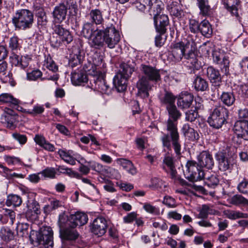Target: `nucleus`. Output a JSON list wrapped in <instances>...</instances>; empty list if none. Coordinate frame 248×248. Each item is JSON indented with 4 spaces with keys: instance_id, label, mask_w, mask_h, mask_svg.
Listing matches in <instances>:
<instances>
[{
    "instance_id": "f257e3e1",
    "label": "nucleus",
    "mask_w": 248,
    "mask_h": 248,
    "mask_svg": "<svg viewBox=\"0 0 248 248\" xmlns=\"http://www.w3.org/2000/svg\"><path fill=\"white\" fill-rule=\"evenodd\" d=\"M169 118L166 124L168 133L164 134L161 138L163 147L168 150L171 148V142L176 155H181L182 147L180 141L179 134L177 128V121L182 116V113L177 109L175 105L166 108Z\"/></svg>"
},
{
    "instance_id": "f03ea898",
    "label": "nucleus",
    "mask_w": 248,
    "mask_h": 248,
    "mask_svg": "<svg viewBox=\"0 0 248 248\" xmlns=\"http://www.w3.org/2000/svg\"><path fill=\"white\" fill-rule=\"evenodd\" d=\"M140 69L143 76L137 83V88L140 92H147L152 88L151 81L157 83L161 80L160 70L146 63H142Z\"/></svg>"
},
{
    "instance_id": "7ed1b4c3",
    "label": "nucleus",
    "mask_w": 248,
    "mask_h": 248,
    "mask_svg": "<svg viewBox=\"0 0 248 248\" xmlns=\"http://www.w3.org/2000/svg\"><path fill=\"white\" fill-rule=\"evenodd\" d=\"M29 238L32 244L40 246V248H52L53 246V232L49 227L41 228L39 232L31 231Z\"/></svg>"
},
{
    "instance_id": "20e7f679",
    "label": "nucleus",
    "mask_w": 248,
    "mask_h": 248,
    "mask_svg": "<svg viewBox=\"0 0 248 248\" xmlns=\"http://www.w3.org/2000/svg\"><path fill=\"white\" fill-rule=\"evenodd\" d=\"M34 21L32 12L26 9H22L16 11L12 18V23L16 29L26 30L31 28Z\"/></svg>"
},
{
    "instance_id": "39448f33",
    "label": "nucleus",
    "mask_w": 248,
    "mask_h": 248,
    "mask_svg": "<svg viewBox=\"0 0 248 248\" xmlns=\"http://www.w3.org/2000/svg\"><path fill=\"white\" fill-rule=\"evenodd\" d=\"M228 117V109L222 105H216L210 109L207 122L213 128L219 129L226 122Z\"/></svg>"
},
{
    "instance_id": "423d86ee",
    "label": "nucleus",
    "mask_w": 248,
    "mask_h": 248,
    "mask_svg": "<svg viewBox=\"0 0 248 248\" xmlns=\"http://www.w3.org/2000/svg\"><path fill=\"white\" fill-rule=\"evenodd\" d=\"M88 220L87 215L82 212H77L74 214H71L69 216L62 213L59 215L58 224L61 227L66 225L70 227H76L77 226H82L87 222Z\"/></svg>"
},
{
    "instance_id": "0eeeda50",
    "label": "nucleus",
    "mask_w": 248,
    "mask_h": 248,
    "mask_svg": "<svg viewBox=\"0 0 248 248\" xmlns=\"http://www.w3.org/2000/svg\"><path fill=\"white\" fill-rule=\"evenodd\" d=\"M198 163L193 160L187 162L184 170L186 177L191 181H198L202 179L205 172L199 166Z\"/></svg>"
},
{
    "instance_id": "6e6552de",
    "label": "nucleus",
    "mask_w": 248,
    "mask_h": 248,
    "mask_svg": "<svg viewBox=\"0 0 248 248\" xmlns=\"http://www.w3.org/2000/svg\"><path fill=\"white\" fill-rule=\"evenodd\" d=\"M60 227V236L62 245L61 248H70L69 246L78 238V233L75 229L76 227L66 225L63 227Z\"/></svg>"
},
{
    "instance_id": "1a4fd4ad",
    "label": "nucleus",
    "mask_w": 248,
    "mask_h": 248,
    "mask_svg": "<svg viewBox=\"0 0 248 248\" xmlns=\"http://www.w3.org/2000/svg\"><path fill=\"white\" fill-rule=\"evenodd\" d=\"M104 44L109 48H113L120 40V35L112 24L105 25L104 28Z\"/></svg>"
},
{
    "instance_id": "9d476101",
    "label": "nucleus",
    "mask_w": 248,
    "mask_h": 248,
    "mask_svg": "<svg viewBox=\"0 0 248 248\" xmlns=\"http://www.w3.org/2000/svg\"><path fill=\"white\" fill-rule=\"evenodd\" d=\"M135 4L137 9L143 12H159L164 6L162 2L158 0H138Z\"/></svg>"
},
{
    "instance_id": "9b49d317",
    "label": "nucleus",
    "mask_w": 248,
    "mask_h": 248,
    "mask_svg": "<svg viewBox=\"0 0 248 248\" xmlns=\"http://www.w3.org/2000/svg\"><path fill=\"white\" fill-rule=\"evenodd\" d=\"M218 163L219 170L225 171L232 169L235 160L232 156H230L226 152H218L215 155Z\"/></svg>"
},
{
    "instance_id": "f8f14e48",
    "label": "nucleus",
    "mask_w": 248,
    "mask_h": 248,
    "mask_svg": "<svg viewBox=\"0 0 248 248\" xmlns=\"http://www.w3.org/2000/svg\"><path fill=\"white\" fill-rule=\"evenodd\" d=\"M162 10L159 12L154 11L153 14L154 15V24L156 31L161 34H164L167 30L166 27L169 24V19L167 15L160 14Z\"/></svg>"
},
{
    "instance_id": "ddd939ff",
    "label": "nucleus",
    "mask_w": 248,
    "mask_h": 248,
    "mask_svg": "<svg viewBox=\"0 0 248 248\" xmlns=\"http://www.w3.org/2000/svg\"><path fill=\"white\" fill-rule=\"evenodd\" d=\"M27 210L24 212L28 220L33 221L38 217L41 213L39 203L35 200H28L26 203Z\"/></svg>"
},
{
    "instance_id": "4468645a",
    "label": "nucleus",
    "mask_w": 248,
    "mask_h": 248,
    "mask_svg": "<svg viewBox=\"0 0 248 248\" xmlns=\"http://www.w3.org/2000/svg\"><path fill=\"white\" fill-rule=\"evenodd\" d=\"M93 79H90L91 82L93 81V84L90 83L91 88L94 90H97L102 93L108 94L111 92V87L107 83L102 75L98 77H93Z\"/></svg>"
},
{
    "instance_id": "2eb2a0df",
    "label": "nucleus",
    "mask_w": 248,
    "mask_h": 248,
    "mask_svg": "<svg viewBox=\"0 0 248 248\" xmlns=\"http://www.w3.org/2000/svg\"><path fill=\"white\" fill-rule=\"evenodd\" d=\"M206 75L212 84V86L218 92L222 84V77L219 71L213 66H209L206 69Z\"/></svg>"
},
{
    "instance_id": "dca6fc26",
    "label": "nucleus",
    "mask_w": 248,
    "mask_h": 248,
    "mask_svg": "<svg viewBox=\"0 0 248 248\" xmlns=\"http://www.w3.org/2000/svg\"><path fill=\"white\" fill-rule=\"evenodd\" d=\"M107 227L106 219L103 217H99L93 220L91 230L94 234L101 236L106 233Z\"/></svg>"
},
{
    "instance_id": "f3484780",
    "label": "nucleus",
    "mask_w": 248,
    "mask_h": 248,
    "mask_svg": "<svg viewBox=\"0 0 248 248\" xmlns=\"http://www.w3.org/2000/svg\"><path fill=\"white\" fill-rule=\"evenodd\" d=\"M198 164L201 167H204L208 170L212 169L214 166V160L212 155L206 151L200 153L197 156Z\"/></svg>"
},
{
    "instance_id": "a211bd4d",
    "label": "nucleus",
    "mask_w": 248,
    "mask_h": 248,
    "mask_svg": "<svg viewBox=\"0 0 248 248\" xmlns=\"http://www.w3.org/2000/svg\"><path fill=\"white\" fill-rule=\"evenodd\" d=\"M104 29H96V31L94 33L91 37L89 39V45L91 47L100 49L104 46Z\"/></svg>"
},
{
    "instance_id": "6ab92c4d",
    "label": "nucleus",
    "mask_w": 248,
    "mask_h": 248,
    "mask_svg": "<svg viewBox=\"0 0 248 248\" xmlns=\"http://www.w3.org/2000/svg\"><path fill=\"white\" fill-rule=\"evenodd\" d=\"M54 33L57 34L61 41L64 43L68 44L73 40V37L71 32L64 28L62 25L55 24L53 27Z\"/></svg>"
},
{
    "instance_id": "aec40b11",
    "label": "nucleus",
    "mask_w": 248,
    "mask_h": 248,
    "mask_svg": "<svg viewBox=\"0 0 248 248\" xmlns=\"http://www.w3.org/2000/svg\"><path fill=\"white\" fill-rule=\"evenodd\" d=\"M67 7L63 3L60 4L56 6L53 12V22L58 24L62 22L66 18Z\"/></svg>"
},
{
    "instance_id": "412c9836",
    "label": "nucleus",
    "mask_w": 248,
    "mask_h": 248,
    "mask_svg": "<svg viewBox=\"0 0 248 248\" xmlns=\"http://www.w3.org/2000/svg\"><path fill=\"white\" fill-rule=\"evenodd\" d=\"M87 16L91 23L96 25H101L105 28L104 19L102 12L98 9H92L90 11Z\"/></svg>"
},
{
    "instance_id": "4be33fe9",
    "label": "nucleus",
    "mask_w": 248,
    "mask_h": 248,
    "mask_svg": "<svg viewBox=\"0 0 248 248\" xmlns=\"http://www.w3.org/2000/svg\"><path fill=\"white\" fill-rule=\"evenodd\" d=\"M228 10L237 19H240L241 10L239 9L240 0H223Z\"/></svg>"
},
{
    "instance_id": "5701e85b",
    "label": "nucleus",
    "mask_w": 248,
    "mask_h": 248,
    "mask_svg": "<svg viewBox=\"0 0 248 248\" xmlns=\"http://www.w3.org/2000/svg\"><path fill=\"white\" fill-rule=\"evenodd\" d=\"M184 56L187 60V62L189 64V66L196 70H199L202 67V63L199 61L194 49H190L187 53H184Z\"/></svg>"
},
{
    "instance_id": "b1692460",
    "label": "nucleus",
    "mask_w": 248,
    "mask_h": 248,
    "mask_svg": "<svg viewBox=\"0 0 248 248\" xmlns=\"http://www.w3.org/2000/svg\"><path fill=\"white\" fill-rule=\"evenodd\" d=\"M176 98L172 93L165 91L164 93L159 97V100L161 105L167 108L175 105Z\"/></svg>"
},
{
    "instance_id": "393cba45",
    "label": "nucleus",
    "mask_w": 248,
    "mask_h": 248,
    "mask_svg": "<svg viewBox=\"0 0 248 248\" xmlns=\"http://www.w3.org/2000/svg\"><path fill=\"white\" fill-rule=\"evenodd\" d=\"M135 63L133 61H128L126 62H123L120 65V69L117 74L129 78L135 70Z\"/></svg>"
},
{
    "instance_id": "a878e982",
    "label": "nucleus",
    "mask_w": 248,
    "mask_h": 248,
    "mask_svg": "<svg viewBox=\"0 0 248 248\" xmlns=\"http://www.w3.org/2000/svg\"><path fill=\"white\" fill-rule=\"evenodd\" d=\"M186 50L181 46V43H176L171 46V55L175 62H179L184 57Z\"/></svg>"
},
{
    "instance_id": "bb28decb",
    "label": "nucleus",
    "mask_w": 248,
    "mask_h": 248,
    "mask_svg": "<svg viewBox=\"0 0 248 248\" xmlns=\"http://www.w3.org/2000/svg\"><path fill=\"white\" fill-rule=\"evenodd\" d=\"M128 79V78L123 76V75L116 74L113 78V82L118 92H123L126 89Z\"/></svg>"
},
{
    "instance_id": "cd10ccee",
    "label": "nucleus",
    "mask_w": 248,
    "mask_h": 248,
    "mask_svg": "<svg viewBox=\"0 0 248 248\" xmlns=\"http://www.w3.org/2000/svg\"><path fill=\"white\" fill-rule=\"evenodd\" d=\"M128 79V78L123 76V75L116 74L113 78V82L118 92H123L126 89Z\"/></svg>"
},
{
    "instance_id": "c85d7f7f",
    "label": "nucleus",
    "mask_w": 248,
    "mask_h": 248,
    "mask_svg": "<svg viewBox=\"0 0 248 248\" xmlns=\"http://www.w3.org/2000/svg\"><path fill=\"white\" fill-rule=\"evenodd\" d=\"M193 86L196 91L204 92L208 90V81L200 76H196L193 82Z\"/></svg>"
},
{
    "instance_id": "c756f323",
    "label": "nucleus",
    "mask_w": 248,
    "mask_h": 248,
    "mask_svg": "<svg viewBox=\"0 0 248 248\" xmlns=\"http://www.w3.org/2000/svg\"><path fill=\"white\" fill-rule=\"evenodd\" d=\"M34 140L36 144L45 150L51 152L55 151V147L54 145L46 140L43 136L36 135L34 138Z\"/></svg>"
},
{
    "instance_id": "7c9ffc66",
    "label": "nucleus",
    "mask_w": 248,
    "mask_h": 248,
    "mask_svg": "<svg viewBox=\"0 0 248 248\" xmlns=\"http://www.w3.org/2000/svg\"><path fill=\"white\" fill-rule=\"evenodd\" d=\"M193 100V96L190 93L182 94L177 99L178 107L186 109L190 107Z\"/></svg>"
},
{
    "instance_id": "2f4dec72",
    "label": "nucleus",
    "mask_w": 248,
    "mask_h": 248,
    "mask_svg": "<svg viewBox=\"0 0 248 248\" xmlns=\"http://www.w3.org/2000/svg\"><path fill=\"white\" fill-rule=\"evenodd\" d=\"M4 211L0 214V223L5 224L9 221L10 224L13 225L16 218L15 213L10 209H3Z\"/></svg>"
},
{
    "instance_id": "473e14b6",
    "label": "nucleus",
    "mask_w": 248,
    "mask_h": 248,
    "mask_svg": "<svg viewBox=\"0 0 248 248\" xmlns=\"http://www.w3.org/2000/svg\"><path fill=\"white\" fill-rule=\"evenodd\" d=\"M88 78L84 71H78L72 73L71 81L73 84L80 85L87 82Z\"/></svg>"
},
{
    "instance_id": "72a5a7b5",
    "label": "nucleus",
    "mask_w": 248,
    "mask_h": 248,
    "mask_svg": "<svg viewBox=\"0 0 248 248\" xmlns=\"http://www.w3.org/2000/svg\"><path fill=\"white\" fill-rule=\"evenodd\" d=\"M163 162L169 169L171 178L173 179H178L173 157L169 155H166L164 157Z\"/></svg>"
},
{
    "instance_id": "f704fd0d",
    "label": "nucleus",
    "mask_w": 248,
    "mask_h": 248,
    "mask_svg": "<svg viewBox=\"0 0 248 248\" xmlns=\"http://www.w3.org/2000/svg\"><path fill=\"white\" fill-rule=\"evenodd\" d=\"M17 118V115H2L0 120L7 128L13 129L16 127Z\"/></svg>"
},
{
    "instance_id": "c9c22d12",
    "label": "nucleus",
    "mask_w": 248,
    "mask_h": 248,
    "mask_svg": "<svg viewBox=\"0 0 248 248\" xmlns=\"http://www.w3.org/2000/svg\"><path fill=\"white\" fill-rule=\"evenodd\" d=\"M248 126V121L246 120H240L237 121L233 126V131L238 138H240Z\"/></svg>"
},
{
    "instance_id": "e433bc0d",
    "label": "nucleus",
    "mask_w": 248,
    "mask_h": 248,
    "mask_svg": "<svg viewBox=\"0 0 248 248\" xmlns=\"http://www.w3.org/2000/svg\"><path fill=\"white\" fill-rule=\"evenodd\" d=\"M95 31L96 29L94 25L91 22H86L83 25L81 34L84 37L89 39Z\"/></svg>"
},
{
    "instance_id": "4c0bfd02",
    "label": "nucleus",
    "mask_w": 248,
    "mask_h": 248,
    "mask_svg": "<svg viewBox=\"0 0 248 248\" xmlns=\"http://www.w3.org/2000/svg\"><path fill=\"white\" fill-rule=\"evenodd\" d=\"M182 131L184 136L188 138L189 140H194L199 139V134L187 124L183 125Z\"/></svg>"
},
{
    "instance_id": "58836bf2",
    "label": "nucleus",
    "mask_w": 248,
    "mask_h": 248,
    "mask_svg": "<svg viewBox=\"0 0 248 248\" xmlns=\"http://www.w3.org/2000/svg\"><path fill=\"white\" fill-rule=\"evenodd\" d=\"M196 35L188 34L186 38H184L183 41L179 42L181 43L184 48L186 50L187 49H195L196 48V42L195 38Z\"/></svg>"
},
{
    "instance_id": "ea45409f",
    "label": "nucleus",
    "mask_w": 248,
    "mask_h": 248,
    "mask_svg": "<svg viewBox=\"0 0 248 248\" xmlns=\"http://www.w3.org/2000/svg\"><path fill=\"white\" fill-rule=\"evenodd\" d=\"M167 9L170 15L175 17L181 18L183 16V11L177 2H172L168 6Z\"/></svg>"
},
{
    "instance_id": "a19ab883",
    "label": "nucleus",
    "mask_w": 248,
    "mask_h": 248,
    "mask_svg": "<svg viewBox=\"0 0 248 248\" xmlns=\"http://www.w3.org/2000/svg\"><path fill=\"white\" fill-rule=\"evenodd\" d=\"M199 212L198 217L202 219L207 218L209 215H216L217 212L211 206L207 204L202 205Z\"/></svg>"
},
{
    "instance_id": "79ce46f5",
    "label": "nucleus",
    "mask_w": 248,
    "mask_h": 248,
    "mask_svg": "<svg viewBox=\"0 0 248 248\" xmlns=\"http://www.w3.org/2000/svg\"><path fill=\"white\" fill-rule=\"evenodd\" d=\"M220 98L223 104L228 107L232 106L235 100L233 93L230 92H223Z\"/></svg>"
},
{
    "instance_id": "37998d69",
    "label": "nucleus",
    "mask_w": 248,
    "mask_h": 248,
    "mask_svg": "<svg viewBox=\"0 0 248 248\" xmlns=\"http://www.w3.org/2000/svg\"><path fill=\"white\" fill-rule=\"evenodd\" d=\"M197 5L200 10V14L203 16L210 15L211 7L208 0H197Z\"/></svg>"
},
{
    "instance_id": "c03bdc74",
    "label": "nucleus",
    "mask_w": 248,
    "mask_h": 248,
    "mask_svg": "<svg viewBox=\"0 0 248 248\" xmlns=\"http://www.w3.org/2000/svg\"><path fill=\"white\" fill-rule=\"evenodd\" d=\"M0 236L2 240L6 242L15 240V233L9 228L3 227L0 230Z\"/></svg>"
},
{
    "instance_id": "a18cd8bd",
    "label": "nucleus",
    "mask_w": 248,
    "mask_h": 248,
    "mask_svg": "<svg viewBox=\"0 0 248 248\" xmlns=\"http://www.w3.org/2000/svg\"><path fill=\"white\" fill-rule=\"evenodd\" d=\"M199 31L202 34L206 37L209 38L212 33V29L208 21L204 20L200 23Z\"/></svg>"
},
{
    "instance_id": "49530a36",
    "label": "nucleus",
    "mask_w": 248,
    "mask_h": 248,
    "mask_svg": "<svg viewBox=\"0 0 248 248\" xmlns=\"http://www.w3.org/2000/svg\"><path fill=\"white\" fill-rule=\"evenodd\" d=\"M22 202V199L19 196L16 194H10L7 197L5 204L7 206L16 207L19 206Z\"/></svg>"
},
{
    "instance_id": "de8ad7c7",
    "label": "nucleus",
    "mask_w": 248,
    "mask_h": 248,
    "mask_svg": "<svg viewBox=\"0 0 248 248\" xmlns=\"http://www.w3.org/2000/svg\"><path fill=\"white\" fill-rule=\"evenodd\" d=\"M202 179L204 180L205 185L211 188L215 187L219 183V180L216 175H211L209 176L207 175L206 173H205V175Z\"/></svg>"
},
{
    "instance_id": "09e8293b",
    "label": "nucleus",
    "mask_w": 248,
    "mask_h": 248,
    "mask_svg": "<svg viewBox=\"0 0 248 248\" xmlns=\"http://www.w3.org/2000/svg\"><path fill=\"white\" fill-rule=\"evenodd\" d=\"M224 214L227 217L231 219H236L240 218H247L248 217L247 214L236 211L227 210Z\"/></svg>"
},
{
    "instance_id": "8fccbe9b",
    "label": "nucleus",
    "mask_w": 248,
    "mask_h": 248,
    "mask_svg": "<svg viewBox=\"0 0 248 248\" xmlns=\"http://www.w3.org/2000/svg\"><path fill=\"white\" fill-rule=\"evenodd\" d=\"M0 102L18 105L20 101L17 99L14 98L12 95L7 93H4L0 95Z\"/></svg>"
},
{
    "instance_id": "3c124183",
    "label": "nucleus",
    "mask_w": 248,
    "mask_h": 248,
    "mask_svg": "<svg viewBox=\"0 0 248 248\" xmlns=\"http://www.w3.org/2000/svg\"><path fill=\"white\" fill-rule=\"evenodd\" d=\"M202 105L199 104L198 106H196L195 107V109L194 110L190 109L187 111L186 113V121L190 122L195 121V120L199 117L198 112H197V109L201 108H202Z\"/></svg>"
},
{
    "instance_id": "603ef678",
    "label": "nucleus",
    "mask_w": 248,
    "mask_h": 248,
    "mask_svg": "<svg viewBox=\"0 0 248 248\" xmlns=\"http://www.w3.org/2000/svg\"><path fill=\"white\" fill-rule=\"evenodd\" d=\"M230 203L235 205H248V200L241 195H235L231 200Z\"/></svg>"
},
{
    "instance_id": "864d4df0",
    "label": "nucleus",
    "mask_w": 248,
    "mask_h": 248,
    "mask_svg": "<svg viewBox=\"0 0 248 248\" xmlns=\"http://www.w3.org/2000/svg\"><path fill=\"white\" fill-rule=\"evenodd\" d=\"M58 153L61 158L66 163L72 165L76 164V160L65 151L60 149Z\"/></svg>"
},
{
    "instance_id": "5fc2aeb1",
    "label": "nucleus",
    "mask_w": 248,
    "mask_h": 248,
    "mask_svg": "<svg viewBox=\"0 0 248 248\" xmlns=\"http://www.w3.org/2000/svg\"><path fill=\"white\" fill-rule=\"evenodd\" d=\"M19 39L16 36L10 38L9 41V48L12 52L20 50L21 46L19 43Z\"/></svg>"
},
{
    "instance_id": "6e6d98bb",
    "label": "nucleus",
    "mask_w": 248,
    "mask_h": 248,
    "mask_svg": "<svg viewBox=\"0 0 248 248\" xmlns=\"http://www.w3.org/2000/svg\"><path fill=\"white\" fill-rule=\"evenodd\" d=\"M43 73L39 69H34L30 72L27 73V78L30 81H36L38 79L41 80Z\"/></svg>"
},
{
    "instance_id": "4d7b16f0",
    "label": "nucleus",
    "mask_w": 248,
    "mask_h": 248,
    "mask_svg": "<svg viewBox=\"0 0 248 248\" xmlns=\"http://www.w3.org/2000/svg\"><path fill=\"white\" fill-rule=\"evenodd\" d=\"M219 67L221 72L227 75L229 72L230 61L229 57H223V60L219 63Z\"/></svg>"
},
{
    "instance_id": "13d9d810",
    "label": "nucleus",
    "mask_w": 248,
    "mask_h": 248,
    "mask_svg": "<svg viewBox=\"0 0 248 248\" xmlns=\"http://www.w3.org/2000/svg\"><path fill=\"white\" fill-rule=\"evenodd\" d=\"M238 191L244 195H248V180L246 178L243 179L237 186Z\"/></svg>"
},
{
    "instance_id": "bf43d9fd",
    "label": "nucleus",
    "mask_w": 248,
    "mask_h": 248,
    "mask_svg": "<svg viewBox=\"0 0 248 248\" xmlns=\"http://www.w3.org/2000/svg\"><path fill=\"white\" fill-rule=\"evenodd\" d=\"M91 168L94 171L100 173H106L109 169V167L104 166L97 162H91Z\"/></svg>"
},
{
    "instance_id": "052dcab7",
    "label": "nucleus",
    "mask_w": 248,
    "mask_h": 248,
    "mask_svg": "<svg viewBox=\"0 0 248 248\" xmlns=\"http://www.w3.org/2000/svg\"><path fill=\"white\" fill-rule=\"evenodd\" d=\"M39 174H41L42 177H43L44 178L53 179L55 178L56 172L53 168H47L40 171Z\"/></svg>"
},
{
    "instance_id": "680f3d73",
    "label": "nucleus",
    "mask_w": 248,
    "mask_h": 248,
    "mask_svg": "<svg viewBox=\"0 0 248 248\" xmlns=\"http://www.w3.org/2000/svg\"><path fill=\"white\" fill-rule=\"evenodd\" d=\"M162 203L169 208H173L177 206L175 199L168 195L164 197Z\"/></svg>"
},
{
    "instance_id": "e2e57ef3",
    "label": "nucleus",
    "mask_w": 248,
    "mask_h": 248,
    "mask_svg": "<svg viewBox=\"0 0 248 248\" xmlns=\"http://www.w3.org/2000/svg\"><path fill=\"white\" fill-rule=\"evenodd\" d=\"M200 24L195 19H190L189 21V29L190 31L195 34L199 31Z\"/></svg>"
},
{
    "instance_id": "0e129e2a",
    "label": "nucleus",
    "mask_w": 248,
    "mask_h": 248,
    "mask_svg": "<svg viewBox=\"0 0 248 248\" xmlns=\"http://www.w3.org/2000/svg\"><path fill=\"white\" fill-rule=\"evenodd\" d=\"M93 65L95 66V71L96 73H100L101 65L102 64V57L97 54L93 56Z\"/></svg>"
},
{
    "instance_id": "69168bd1",
    "label": "nucleus",
    "mask_w": 248,
    "mask_h": 248,
    "mask_svg": "<svg viewBox=\"0 0 248 248\" xmlns=\"http://www.w3.org/2000/svg\"><path fill=\"white\" fill-rule=\"evenodd\" d=\"M46 66L49 70L56 72L58 70V67L50 57H47L45 60Z\"/></svg>"
},
{
    "instance_id": "338daca9",
    "label": "nucleus",
    "mask_w": 248,
    "mask_h": 248,
    "mask_svg": "<svg viewBox=\"0 0 248 248\" xmlns=\"http://www.w3.org/2000/svg\"><path fill=\"white\" fill-rule=\"evenodd\" d=\"M31 59V58L28 55L21 56L19 62L20 65L18 67L23 69H25L28 66Z\"/></svg>"
},
{
    "instance_id": "774afa93",
    "label": "nucleus",
    "mask_w": 248,
    "mask_h": 248,
    "mask_svg": "<svg viewBox=\"0 0 248 248\" xmlns=\"http://www.w3.org/2000/svg\"><path fill=\"white\" fill-rule=\"evenodd\" d=\"M12 137L15 140L18 141L20 144H25L27 140V138L26 135L20 134L17 132L13 133Z\"/></svg>"
}]
</instances>
